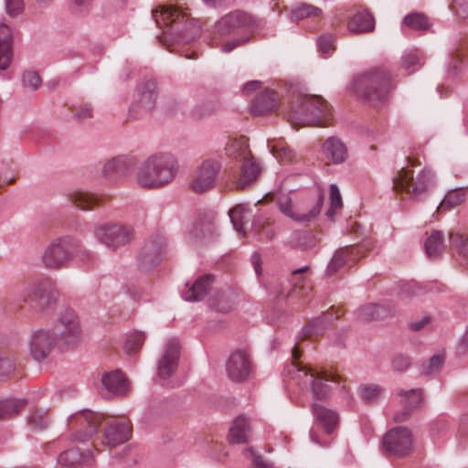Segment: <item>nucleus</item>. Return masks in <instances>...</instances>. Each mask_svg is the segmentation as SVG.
<instances>
[{"mask_svg":"<svg viewBox=\"0 0 468 468\" xmlns=\"http://www.w3.org/2000/svg\"><path fill=\"white\" fill-rule=\"evenodd\" d=\"M312 409L316 420L325 432H332L338 424L337 412L316 402L313 403Z\"/></svg>","mask_w":468,"mask_h":468,"instance_id":"nucleus-29","label":"nucleus"},{"mask_svg":"<svg viewBox=\"0 0 468 468\" xmlns=\"http://www.w3.org/2000/svg\"><path fill=\"white\" fill-rule=\"evenodd\" d=\"M420 57L417 50L407 52L401 58V66L405 69H410L414 66L420 65Z\"/></svg>","mask_w":468,"mask_h":468,"instance_id":"nucleus-59","label":"nucleus"},{"mask_svg":"<svg viewBox=\"0 0 468 468\" xmlns=\"http://www.w3.org/2000/svg\"><path fill=\"white\" fill-rule=\"evenodd\" d=\"M322 151L325 159L335 165L344 163L348 156L346 144L337 137L327 138L323 144Z\"/></svg>","mask_w":468,"mask_h":468,"instance_id":"nucleus-25","label":"nucleus"},{"mask_svg":"<svg viewBox=\"0 0 468 468\" xmlns=\"http://www.w3.org/2000/svg\"><path fill=\"white\" fill-rule=\"evenodd\" d=\"M25 404L26 401L23 399H0V419L17 414L25 407Z\"/></svg>","mask_w":468,"mask_h":468,"instance_id":"nucleus-44","label":"nucleus"},{"mask_svg":"<svg viewBox=\"0 0 468 468\" xmlns=\"http://www.w3.org/2000/svg\"><path fill=\"white\" fill-rule=\"evenodd\" d=\"M136 165V159L131 154L112 157L103 165L101 174L108 181L114 182L130 174Z\"/></svg>","mask_w":468,"mask_h":468,"instance_id":"nucleus-18","label":"nucleus"},{"mask_svg":"<svg viewBox=\"0 0 468 468\" xmlns=\"http://www.w3.org/2000/svg\"><path fill=\"white\" fill-rule=\"evenodd\" d=\"M144 335L142 332L138 331H135L129 335L124 343V351L126 352V354H135L144 344Z\"/></svg>","mask_w":468,"mask_h":468,"instance_id":"nucleus-50","label":"nucleus"},{"mask_svg":"<svg viewBox=\"0 0 468 468\" xmlns=\"http://www.w3.org/2000/svg\"><path fill=\"white\" fill-rule=\"evenodd\" d=\"M209 301L210 306L221 313H228L232 308L231 294L227 292H218Z\"/></svg>","mask_w":468,"mask_h":468,"instance_id":"nucleus-46","label":"nucleus"},{"mask_svg":"<svg viewBox=\"0 0 468 468\" xmlns=\"http://www.w3.org/2000/svg\"><path fill=\"white\" fill-rule=\"evenodd\" d=\"M228 151L234 158L242 161L240 172L236 180V187L239 189L250 187L259 177L261 166L251 155L246 140L240 139L232 142Z\"/></svg>","mask_w":468,"mask_h":468,"instance_id":"nucleus-8","label":"nucleus"},{"mask_svg":"<svg viewBox=\"0 0 468 468\" xmlns=\"http://www.w3.org/2000/svg\"><path fill=\"white\" fill-rule=\"evenodd\" d=\"M297 367L298 378L303 379L305 384L311 385V391L313 397L316 399H325L331 393L332 388L329 385L331 382H335L334 378H329L327 375L319 374L304 367Z\"/></svg>","mask_w":468,"mask_h":468,"instance_id":"nucleus-16","label":"nucleus"},{"mask_svg":"<svg viewBox=\"0 0 468 468\" xmlns=\"http://www.w3.org/2000/svg\"><path fill=\"white\" fill-rule=\"evenodd\" d=\"M15 370V361L11 356H0V380L9 377Z\"/></svg>","mask_w":468,"mask_h":468,"instance_id":"nucleus-57","label":"nucleus"},{"mask_svg":"<svg viewBox=\"0 0 468 468\" xmlns=\"http://www.w3.org/2000/svg\"><path fill=\"white\" fill-rule=\"evenodd\" d=\"M28 353L36 362H43L56 347H61L52 329L39 328L34 330L27 341Z\"/></svg>","mask_w":468,"mask_h":468,"instance_id":"nucleus-11","label":"nucleus"},{"mask_svg":"<svg viewBox=\"0 0 468 468\" xmlns=\"http://www.w3.org/2000/svg\"><path fill=\"white\" fill-rule=\"evenodd\" d=\"M93 460V453L90 450L81 452L79 448L66 450L58 457V464L69 468H75L80 464H91Z\"/></svg>","mask_w":468,"mask_h":468,"instance_id":"nucleus-26","label":"nucleus"},{"mask_svg":"<svg viewBox=\"0 0 468 468\" xmlns=\"http://www.w3.org/2000/svg\"><path fill=\"white\" fill-rule=\"evenodd\" d=\"M467 197L466 188L460 187L450 190L440 203L438 209H452L462 205Z\"/></svg>","mask_w":468,"mask_h":468,"instance_id":"nucleus-39","label":"nucleus"},{"mask_svg":"<svg viewBox=\"0 0 468 468\" xmlns=\"http://www.w3.org/2000/svg\"><path fill=\"white\" fill-rule=\"evenodd\" d=\"M334 37L332 35H323L317 40L320 51L325 55H330L335 49Z\"/></svg>","mask_w":468,"mask_h":468,"instance_id":"nucleus-58","label":"nucleus"},{"mask_svg":"<svg viewBox=\"0 0 468 468\" xmlns=\"http://www.w3.org/2000/svg\"><path fill=\"white\" fill-rule=\"evenodd\" d=\"M178 165L169 153L150 155L138 166L135 174L137 185L145 189H157L170 184L176 176Z\"/></svg>","mask_w":468,"mask_h":468,"instance_id":"nucleus-3","label":"nucleus"},{"mask_svg":"<svg viewBox=\"0 0 468 468\" xmlns=\"http://www.w3.org/2000/svg\"><path fill=\"white\" fill-rule=\"evenodd\" d=\"M398 396L402 398L406 409L417 408L422 401V390L420 388L400 389L398 391Z\"/></svg>","mask_w":468,"mask_h":468,"instance_id":"nucleus-45","label":"nucleus"},{"mask_svg":"<svg viewBox=\"0 0 468 468\" xmlns=\"http://www.w3.org/2000/svg\"><path fill=\"white\" fill-rule=\"evenodd\" d=\"M342 197L338 186L335 184L330 186V207L326 211V216L333 219L335 214L342 208Z\"/></svg>","mask_w":468,"mask_h":468,"instance_id":"nucleus-49","label":"nucleus"},{"mask_svg":"<svg viewBox=\"0 0 468 468\" xmlns=\"http://www.w3.org/2000/svg\"><path fill=\"white\" fill-rule=\"evenodd\" d=\"M375 18L367 10H358L349 19L347 30L352 34L370 33L375 29Z\"/></svg>","mask_w":468,"mask_h":468,"instance_id":"nucleus-28","label":"nucleus"},{"mask_svg":"<svg viewBox=\"0 0 468 468\" xmlns=\"http://www.w3.org/2000/svg\"><path fill=\"white\" fill-rule=\"evenodd\" d=\"M67 424L79 441L90 439L102 427L100 443L107 447H115L126 442L131 434V425L126 420L104 417L103 414L89 410H81L69 415Z\"/></svg>","mask_w":468,"mask_h":468,"instance_id":"nucleus-1","label":"nucleus"},{"mask_svg":"<svg viewBox=\"0 0 468 468\" xmlns=\"http://www.w3.org/2000/svg\"><path fill=\"white\" fill-rule=\"evenodd\" d=\"M101 383L109 396H125L129 391V384L120 370L104 373Z\"/></svg>","mask_w":468,"mask_h":468,"instance_id":"nucleus-23","label":"nucleus"},{"mask_svg":"<svg viewBox=\"0 0 468 468\" xmlns=\"http://www.w3.org/2000/svg\"><path fill=\"white\" fill-rule=\"evenodd\" d=\"M246 208L242 205L235 206L229 211L230 221L238 232H244V223L246 220Z\"/></svg>","mask_w":468,"mask_h":468,"instance_id":"nucleus-48","label":"nucleus"},{"mask_svg":"<svg viewBox=\"0 0 468 468\" xmlns=\"http://www.w3.org/2000/svg\"><path fill=\"white\" fill-rule=\"evenodd\" d=\"M322 14V9L315 5L299 3L291 8L289 19L292 22H298L305 18L321 16Z\"/></svg>","mask_w":468,"mask_h":468,"instance_id":"nucleus-33","label":"nucleus"},{"mask_svg":"<svg viewBox=\"0 0 468 468\" xmlns=\"http://www.w3.org/2000/svg\"><path fill=\"white\" fill-rule=\"evenodd\" d=\"M424 247L428 257H437L445 248L443 233L440 230H433L425 241Z\"/></svg>","mask_w":468,"mask_h":468,"instance_id":"nucleus-38","label":"nucleus"},{"mask_svg":"<svg viewBox=\"0 0 468 468\" xmlns=\"http://www.w3.org/2000/svg\"><path fill=\"white\" fill-rule=\"evenodd\" d=\"M53 333L61 347L77 345L81 336V326L77 314L69 307L61 308L54 324Z\"/></svg>","mask_w":468,"mask_h":468,"instance_id":"nucleus-9","label":"nucleus"},{"mask_svg":"<svg viewBox=\"0 0 468 468\" xmlns=\"http://www.w3.org/2000/svg\"><path fill=\"white\" fill-rule=\"evenodd\" d=\"M324 203V195L319 193L316 198L314 199H306L301 202H298L297 210L302 214H309L314 209V215L312 216L308 220H306L303 224H309L313 220H314L321 212V208Z\"/></svg>","mask_w":468,"mask_h":468,"instance_id":"nucleus-41","label":"nucleus"},{"mask_svg":"<svg viewBox=\"0 0 468 468\" xmlns=\"http://www.w3.org/2000/svg\"><path fill=\"white\" fill-rule=\"evenodd\" d=\"M90 256V252L83 249L78 239L71 236H61L45 246L39 261L43 268L58 271L68 268L75 258L86 261Z\"/></svg>","mask_w":468,"mask_h":468,"instance_id":"nucleus-4","label":"nucleus"},{"mask_svg":"<svg viewBox=\"0 0 468 468\" xmlns=\"http://www.w3.org/2000/svg\"><path fill=\"white\" fill-rule=\"evenodd\" d=\"M219 109V103L216 100H208L197 105L194 110V115L197 118L212 115Z\"/></svg>","mask_w":468,"mask_h":468,"instance_id":"nucleus-52","label":"nucleus"},{"mask_svg":"<svg viewBox=\"0 0 468 468\" xmlns=\"http://www.w3.org/2000/svg\"><path fill=\"white\" fill-rule=\"evenodd\" d=\"M179 350V342L176 338H170L166 341L158 360L157 370L161 378L165 379L176 372L178 366Z\"/></svg>","mask_w":468,"mask_h":468,"instance_id":"nucleus-19","label":"nucleus"},{"mask_svg":"<svg viewBox=\"0 0 468 468\" xmlns=\"http://www.w3.org/2000/svg\"><path fill=\"white\" fill-rule=\"evenodd\" d=\"M75 116L79 121L83 122L92 117V109L88 104L81 105L76 112Z\"/></svg>","mask_w":468,"mask_h":468,"instance_id":"nucleus-64","label":"nucleus"},{"mask_svg":"<svg viewBox=\"0 0 468 468\" xmlns=\"http://www.w3.org/2000/svg\"><path fill=\"white\" fill-rule=\"evenodd\" d=\"M221 169V162L218 158H207L201 162L196 169L190 184L196 193H204L212 189L218 181Z\"/></svg>","mask_w":468,"mask_h":468,"instance_id":"nucleus-12","label":"nucleus"},{"mask_svg":"<svg viewBox=\"0 0 468 468\" xmlns=\"http://www.w3.org/2000/svg\"><path fill=\"white\" fill-rule=\"evenodd\" d=\"M336 319L331 314L311 319L303 328V334L305 337H314L323 335L329 325Z\"/></svg>","mask_w":468,"mask_h":468,"instance_id":"nucleus-31","label":"nucleus"},{"mask_svg":"<svg viewBox=\"0 0 468 468\" xmlns=\"http://www.w3.org/2000/svg\"><path fill=\"white\" fill-rule=\"evenodd\" d=\"M13 58L11 28L5 21H0V70H5Z\"/></svg>","mask_w":468,"mask_h":468,"instance_id":"nucleus-27","label":"nucleus"},{"mask_svg":"<svg viewBox=\"0 0 468 468\" xmlns=\"http://www.w3.org/2000/svg\"><path fill=\"white\" fill-rule=\"evenodd\" d=\"M215 227L211 219H199L196 221L188 232L190 242H198L210 238Z\"/></svg>","mask_w":468,"mask_h":468,"instance_id":"nucleus-32","label":"nucleus"},{"mask_svg":"<svg viewBox=\"0 0 468 468\" xmlns=\"http://www.w3.org/2000/svg\"><path fill=\"white\" fill-rule=\"evenodd\" d=\"M382 444L390 454L405 455L412 447L411 432L404 427L394 428L384 435Z\"/></svg>","mask_w":468,"mask_h":468,"instance_id":"nucleus-15","label":"nucleus"},{"mask_svg":"<svg viewBox=\"0 0 468 468\" xmlns=\"http://www.w3.org/2000/svg\"><path fill=\"white\" fill-rule=\"evenodd\" d=\"M452 10L460 17H468V0H452Z\"/></svg>","mask_w":468,"mask_h":468,"instance_id":"nucleus-60","label":"nucleus"},{"mask_svg":"<svg viewBox=\"0 0 468 468\" xmlns=\"http://www.w3.org/2000/svg\"><path fill=\"white\" fill-rule=\"evenodd\" d=\"M443 356L441 355H434L428 361L427 364H424L422 367V373L425 375H430L437 372L443 364Z\"/></svg>","mask_w":468,"mask_h":468,"instance_id":"nucleus-55","label":"nucleus"},{"mask_svg":"<svg viewBox=\"0 0 468 468\" xmlns=\"http://www.w3.org/2000/svg\"><path fill=\"white\" fill-rule=\"evenodd\" d=\"M166 246L165 238L155 233L150 236L145 241L139 254V264L144 271H150L157 266L164 255Z\"/></svg>","mask_w":468,"mask_h":468,"instance_id":"nucleus-14","label":"nucleus"},{"mask_svg":"<svg viewBox=\"0 0 468 468\" xmlns=\"http://www.w3.org/2000/svg\"><path fill=\"white\" fill-rule=\"evenodd\" d=\"M96 239L107 248L115 250L126 246L133 239V228L120 223H105L93 230Z\"/></svg>","mask_w":468,"mask_h":468,"instance_id":"nucleus-10","label":"nucleus"},{"mask_svg":"<svg viewBox=\"0 0 468 468\" xmlns=\"http://www.w3.org/2000/svg\"><path fill=\"white\" fill-rule=\"evenodd\" d=\"M250 432V424L248 418L239 416L236 418L229 428V441L233 444H241L248 442Z\"/></svg>","mask_w":468,"mask_h":468,"instance_id":"nucleus-30","label":"nucleus"},{"mask_svg":"<svg viewBox=\"0 0 468 468\" xmlns=\"http://www.w3.org/2000/svg\"><path fill=\"white\" fill-rule=\"evenodd\" d=\"M354 86L358 95L372 103L383 100L392 87L389 74L382 69H375L357 77Z\"/></svg>","mask_w":468,"mask_h":468,"instance_id":"nucleus-6","label":"nucleus"},{"mask_svg":"<svg viewBox=\"0 0 468 468\" xmlns=\"http://www.w3.org/2000/svg\"><path fill=\"white\" fill-rule=\"evenodd\" d=\"M229 378L234 382H243L252 372V363L250 355L243 350L233 352L226 364Z\"/></svg>","mask_w":468,"mask_h":468,"instance_id":"nucleus-17","label":"nucleus"},{"mask_svg":"<svg viewBox=\"0 0 468 468\" xmlns=\"http://www.w3.org/2000/svg\"><path fill=\"white\" fill-rule=\"evenodd\" d=\"M214 277L206 274L196 280L191 285L186 284V290L182 292V298L188 302H197L204 299L211 289Z\"/></svg>","mask_w":468,"mask_h":468,"instance_id":"nucleus-22","label":"nucleus"},{"mask_svg":"<svg viewBox=\"0 0 468 468\" xmlns=\"http://www.w3.org/2000/svg\"><path fill=\"white\" fill-rule=\"evenodd\" d=\"M30 295L37 302L42 311L52 308L58 299V292L49 279H44L33 284L30 288Z\"/></svg>","mask_w":468,"mask_h":468,"instance_id":"nucleus-20","label":"nucleus"},{"mask_svg":"<svg viewBox=\"0 0 468 468\" xmlns=\"http://www.w3.org/2000/svg\"><path fill=\"white\" fill-rule=\"evenodd\" d=\"M260 26L259 21L242 11L236 10L222 16L215 25L218 36L229 35L236 29L243 28L247 31H253Z\"/></svg>","mask_w":468,"mask_h":468,"instance_id":"nucleus-13","label":"nucleus"},{"mask_svg":"<svg viewBox=\"0 0 468 468\" xmlns=\"http://www.w3.org/2000/svg\"><path fill=\"white\" fill-rule=\"evenodd\" d=\"M23 7V0H5L6 13L11 16L19 15Z\"/></svg>","mask_w":468,"mask_h":468,"instance_id":"nucleus-61","label":"nucleus"},{"mask_svg":"<svg viewBox=\"0 0 468 468\" xmlns=\"http://www.w3.org/2000/svg\"><path fill=\"white\" fill-rule=\"evenodd\" d=\"M244 455L248 458L251 457L253 468H266V464L263 462L262 458L255 454L254 451L251 448L246 449L244 451Z\"/></svg>","mask_w":468,"mask_h":468,"instance_id":"nucleus-63","label":"nucleus"},{"mask_svg":"<svg viewBox=\"0 0 468 468\" xmlns=\"http://www.w3.org/2000/svg\"><path fill=\"white\" fill-rule=\"evenodd\" d=\"M92 6V0H69L71 11L78 16H86Z\"/></svg>","mask_w":468,"mask_h":468,"instance_id":"nucleus-53","label":"nucleus"},{"mask_svg":"<svg viewBox=\"0 0 468 468\" xmlns=\"http://www.w3.org/2000/svg\"><path fill=\"white\" fill-rule=\"evenodd\" d=\"M279 211L295 223H304L314 215V209L309 214H302L297 210L298 202H293L289 193H280L275 198Z\"/></svg>","mask_w":468,"mask_h":468,"instance_id":"nucleus-21","label":"nucleus"},{"mask_svg":"<svg viewBox=\"0 0 468 468\" xmlns=\"http://www.w3.org/2000/svg\"><path fill=\"white\" fill-rule=\"evenodd\" d=\"M249 39L250 38L247 37L236 38V39L228 41L221 46V51H223L225 53H229V52L232 51L234 48H236L237 47L242 45L243 43L248 42Z\"/></svg>","mask_w":468,"mask_h":468,"instance_id":"nucleus-62","label":"nucleus"},{"mask_svg":"<svg viewBox=\"0 0 468 468\" xmlns=\"http://www.w3.org/2000/svg\"><path fill=\"white\" fill-rule=\"evenodd\" d=\"M353 254L354 249L347 246L337 250L326 268V274L330 276L335 273L347 261L353 259Z\"/></svg>","mask_w":468,"mask_h":468,"instance_id":"nucleus-36","label":"nucleus"},{"mask_svg":"<svg viewBox=\"0 0 468 468\" xmlns=\"http://www.w3.org/2000/svg\"><path fill=\"white\" fill-rule=\"evenodd\" d=\"M270 152L282 162H289L292 160L294 154L292 150L282 140L273 143L268 142Z\"/></svg>","mask_w":468,"mask_h":468,"instance_id":"nucleus-43","label":"nucleus"},{"mask_svg":"<svg viewBox=\"0 0 468 468\" xmlns=\"http://www.w3.org/2000/svg\"><path fill=\"white\" fill-rule=\"evenodd\" d=\"M435 184V175L430 168H423L416 176L411 169L401 167L393 177L397 191H404L412 198H419Z\"/></svg>","mask_w":468,"mask_h":468,"instance_id":"nucleus-7","label":"nucleus"},{"mask_svg":"<svg viewBox=\"0 0 468 468\" xmlns=\"http://www.w3.org/2000/svg\"><path fill=\"white\" fill-rule=\"evenodd\" d=\"M23 85L33 90L39 88L41 79L36 71H26L22 77Z\"/></svg>","mask_w":468,"mask_h":468,"instance_id":"nucleus-56","label":"nucleus"},{"mask_svg":"<svg viewBox=\"0 0 468 468\" xmlns=\"http://www.w3.org/2000/svg\"><path fill=\"white\" fill-rule=\"evenodd\" d=\"M384 388L377 384L360 386L358 394L361 399L367 404L378 403L384 396Z\"/></svg>","mask_w":468,"mask_h":468,"instance_id":"nucleus-40","label":"nucleus"},{"mask_svg":"<svg viewBox=\"0 0 468 468\" xmlns=\"http://www.w3.org/2000/svg\"><path fill=\"white\" fill-rule=\"evenodd\" d=\"M158 92L154 80H146L137 88V100L134 106L144 111L153 110L157 101Z\"/></svg>","mask_w":468,"mask_h":468,"instance_id":"nucleus-24","label":"nucleus"},{"mask_svg":"<svg viewBox=\"0 0 468 468\" xmlns=\"http://www.w3.org/2000/svg\"><path fill=\"white\" fill-rule=\"evenodd\" d=\"M27 424L32 430L43 431L49 424V419L46 411L36 410L27 417Z\"/></svg>","mask_w":468,"mask_h":468,"instance_id":"nucleus-47","label":"nucleus"},{"mask_svg":"<svg viewBox=\"0 0 468 468\" xmlns=\"http://www.w3.org/2000/svg\"><path fill=\"white\" fill-rule=\"evenodd\" d=\"M68 198L74 207L82 210H89L99 202V197L82 191L71 192Z\"/></svg>","mask_w":468,"mask_h":468,"instance_id":"nucleus-37","label":"nucleus"},{"mask_svg":"<svg viewBox=\"0 0 468 468\" xmlns=\"http://www.w3.org/2000/svg\"><path fill=\"white\" fill-rule=\"evenodd\" d=\"M410 365V357L403 354L395 355L391 360V367L396 372H404Z\"/></svg>","mask_w":468,"mask_h":468,"instance_id":"nucleus-54","label":"nucleus"},{"mask_svg":"<svg viewBox=\"0 0 468 468\" xmlns=\"http://www.w3.org/2000/svg\"><path fill=\"white\" fill-rule=\"evenodd\" d=\"M328 103L320 96L299 95L292 104L290 119L294 123L325 126Z\"/></svg>","mask_w":468,"mask_h":468,"instance_id":"nucleus-5","label":"nucleus"},{"mask_svg":"<svg viewBox=\"0 0 468 468\" xmlns=\"http://www.w3.org/2000/svg\"><path fill=\"white\" fill-rule=\"evenodd\" d=\"M156 24L165 28L161 41L186 43L200 34V27L190 18L188 8L178 5H167L153 13Z\"/></svg>","mask_w":468,"mask_h":468,"instance_id":"nucleus-2","label":"nucleus"},{"mask_svg":"<svg viewBox=\"0 0 468 468\" xmlns=\"http://www.w3.org/2000/svg\"><path fill=\"white\" fill-rule=\"evenodd\" d=\"M276 98L271 90L261 92L252 103V112L257 115L265 114L276 108Z\"/></svg>","mask_w":468,"mask_h":468,"instance_id":"nucleus-34","label":"nucleus"},{"mask_svg":"<svg viewBox=\"0 0 468 468\" xmlns=\"http://www.w3.org/2000/svg\"><path fill=\"white\" fill-rule=\"evenodd\" d=\"M403 25L416 31H426L430 28L429 18L421 13H411L403 19Z\"/></svg>","mask_w":468,"mask_h":468,"instance_id":"nucleus-42","label":"nucleus"},{"mask_svg":"<svg viewBox=\"0 0 468 468\" xmlns=\"http://www.w3.org/2000/svg\"><path fill=\"white\" fill-rule=\"evenodd\" d=\"M388 310L378 303H368L361 306L357 312V317L362 321H373L382 319L387 316Z\"/></svg>","mask_w":468,"mask_h":468,"instance_id":"nucleus-35","label":"nucleus"},{"mask_svg":"<svg viewBox=\"0 0 468 468\" xmlns=\"http://www.w3.org/2000/svg\"><path fill=\"white\" fill-rule=\"evenodd\" d=\"M450 244L468 261V238L450 232Z\"/></svg>","mask_w":468,"mask_h":468,"instance_id":"nucleus-51","label":"nucleus"}]
</instances>
